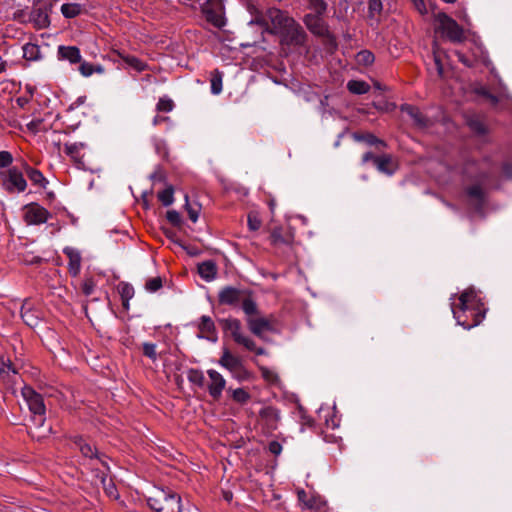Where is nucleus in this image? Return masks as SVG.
<instances>
[{"label":"nucleus","mask_w":512,"mask_h":512,"mask_svg":"<svg viewBox=\"0 0 512 512\" xmlns=\"http://www.w3.org/2000/svg\"><path fill=\"white\" fill-rule=\"evenodd\" d=\"M22 318L24 322L30 327H34L37 324V318L34 317L30 312L23 313Z\"/></svg>","instance_id":"obj_58"},{"label":"nucleus","mask_w":512,"mask_h":512,"mask_svg":"<svg viewBox=\"0 0 512 512\" xmlns=\"http://www.w3.org/2000/svg\"><path fill=\"white\" fill-rule=\"evenodd\" d=\"M82 143H70L64 145V152L70 156L75 162L80 160V151L83 148Z\"/></svg>","instance_id":"obj_37"},{"label":"nucleus","mask_w":512,"mask_h":512,"mask_svg":"<svg viewBox=\"0 0 512 512\" xmlns=\"http://www.w3.org/2000/svg\"><path fill=\"white\" fill-rule=\"evenodd\" d=\"M400 109L402 112L409 115L417 126H427L428 119L422 114V112L417 107L410 104H403L401 105Z\"/></svg>","instance_id":"obj_23"},{"label":"nucleus","mask_w":512,"mask_h":512,"mask_svg":"<svg viewBox=\"0 0 512 512\" xmlns=\"http://www.w3.org/2000/svg\"><path fill=\"white\" fill-rule=\"evenodd\" d=\"M21 394L26 401L29 410L34 414L33 420L39 426L44 422L45 405L41 395L36 393L31 387L24 386L21 389Z\"/></svg>","instance_id":"obj_9"},{"label":"nucleus","mask_w":512,"mask_h":512,"mask_svg":"<svg viewBox=\"0 0 512 512\" xmlns=\"http://www.w3.org/2000/svg\"><path fill=\"white\" fill-rule=\"evenodd\" d=\"M243 297V292L233 287H225L219 292V302L223 305L236 306L242 301Z\"/></svg>","instance_id":"obj_18"},{"label":"nucleus","mask_w":512,"mask_h":512,"mask_svg":"<svg viewBox=\"0 0 512 512\" xmlns=\"http://www.w3.org/2000/svg\"><path fill=\"white\" fill-rule=\"evenodd\" d=\"M75 446L80 450L84 457L93 460L94 457L97 456V452L93 449V447L82 438H78L75 441Z\"/></svg>","instance_id":"obj_36"},{"label":"nucleus","mask_w":512,"mask_h":512,"mask_svg":"<svg viewBox=\"0 0 512 512\" xmlns=\"http://www.w3.org/2000/svg\"><path fill=\"white\" fill-rule=\"evenodd\" d=\"M502 170L506 177L512 179V163H504Z\"/></svg>","instance_id":"obj_64"},{"label":"nucleus","mask_w":512,"mask_h":512,"mask_svg":"<svg viewBox=\"0 0 512 512\" xmlns=\"http://www.w3.org/2000/svg\"><path fill=\"white\" fill-rule=\"evenodd\" d=\"M147 503L150 508L157 512H181V498L171 490L155 488L149 497Z\"/></svg>","instance_id":"obj_2"},{"label":"nucleus","mask_w":512,"mask_h":512,"mask_svg":"<svg viewBox=\"0 0 512 512\" xmlns=\"http://www.w3.org/2000/svg\"><path fill=\"white\" fill-rule=\"evenodd\" d=\"M410 1L413 3L414 7L416 8V10L419 13L425 14L427 12L424 0H410Z\"/></svg>","instance_id":"obj_61"},{"label":"nucleus","mask_w":512,"mask_h":512,"mask_svg":"<svg viewBox=\"0 0 512 512\" xmlns=\"http://www.w3.org/2000/svg\"><path fill=\"white\" fill-rule=\"evenodd\" d=\"M198 273L205 281H212L217 275V267L214 261L206 260L198 264Z\"/></svg>","instance_id":"obj_25"},{"label":"nucleus","mask_w":512,"mask_h":512,"mask_svg":"<svg viewBox=\"0 0 512 512\" xmlns=\"http://www.w3.org/2000/svg\"><path fill=\"white\" fill-rule=\"evenodd\" d=\"M188 380L199 387H203L204 385V375L200 370L197 369H190L187 373Z\"/></svg>","instance_id":"obj_40"},{"label":"nucleus","mask_w":512,"mask_h":512,"mask_svg":"<svg viewBox=\"0 0 512 512\" xmlns=\"http://www.w3.org/2000/svg\"><path fill=\"white\" fill-rule=\"evenodd\" d=\"M166 218L173 226H180L182 224L181 215L176 210L167 211Z\"/></svg>","instance_id":"obj_49"},{"label":"nucleus","mask_w":512,"mask_h":512,"mask_svg":"<svg viewBox=\"0 0 512 512\" xmlns=\"http://www.w3.org/2000/svg\"><path fill=\"white\" fill-rule=\"evenodd\" d=\"M232 397L236 402L243 404L249 400L250 395L244 389L238 388L233 391Z\"/></svg>","instance_id":"obj_48"},{"label":"nucleus","mask_w":512,"mask_h":512,"mask_svg":"<svg viewBox=\"0 0 512 512\" xmlns=\"http://www.w3.org/2000/svg\"><path fill=\"white\" fill-rule=\"evenodd\" d=\"M117 291L122 299L124 309H129V301L134 297V288L127 282H120L117 286Z\"/></svg>","instance_id":"obj_27"},{"label":"nucleus","mask_w":512,"mask_h":512,"mask_svg":"<svg viewBox=\"0 0 512 512\" xmlns=\"http://www.w3.org/2000/svg\"><path fill=\"white\" fill-rule=\"evenodd\" d=\"M0 377L9 382L16 383L17 371L11 366L9 359L0 358Z\"/></svg>","instance_id":"obj_26"},{"label":"nucleus","mask_w":512,"mask_h":512,"mask_svg":"<svg viewBox=\"0 0 512 512\" xmlns=\"http://www.w3.org/2000/svg\"><path fill=\"white\" fill-rule=\"evenodd\" d=\"M162 287V278L161 277H153L146 281L145 289L150 292L154 293L158 291Z\"/></svg>","instance_id":"obj_44"},{"label":"nucleus","mask_w":512,"mask_h":512,"mask_svg":"<svg viewBox=\"0 0 512 512\" xmlns=\"http://www.w3.org/2000/svg\"><path fill=\"white\" fill-rule=\"evenodd\" d=\"M94 462H95L94 463V466H95L94 467L95 477L97 478V480L99 481V483L103 487V489L106 492V494L110 498L116 499L118 497V494H117V491H116L114 483L108 477L107 472H108L109 468H108L106 462L103 461L102 459L97 458V457L94 459Z\"/></svg>","instance_id":"obj_12"},{"label":"nucleus","mask_w":512,"mask_h":512,"mask_svg":"<svg viewBox=\"0 0 512 512\" xmlns=\"http://www.w3.org/2000/svg\"><path fill=\"white\" fill-rule=\"evenodd\" d=\"M283 40L290 45L302 46L306 40V32L303 27L298 24L293 18L291 23H287V26L280 32Z\"/></svg>","instance_id":"obj_13"},{"label":"nucleus","mask_w":512,"mask_h":512,"mask_svg":"<svg viewBox=\"0 0 512 512\" xmlns=\"http://www.w3.org/2000/svg\"><path fill=\"white\" fill-rule=\"evenodd\" d=\"M353 138L356 141L365 142L366 144H368L370 146H375L377 148L387 146L385 141L377 138L375 135H373L371 133H364V134L355 133L353 135Z\"/></svg>","instance_id":"obj_30"},{"label":"nucleus","mask_w":512,"mask_h":512,"mask_svg":"<svg viewBox=\"0 0 512 512\" xmlns=\"http://www.w3.org/2000/svg\"><path fill=\"white\" fill-rule=\"evenodd\" d=\"M50 212L37 203L24 206V220L29 225H40L47 222Z\"/></svg>","instance_id":"obj_14"},{"label":"nucleus","mask_w":512,"mask_h":512,"mask_svg":"<svg viewBox=\"0 0 512 512\" xmlns=\"http://www.w3.org/2000/svg\"><path fill=\"white\" fill-rule=\"evenodd\" d=\"M26 174H27V177L29 178V180L35 185H39L42 188H45L46 185L48 184V181L43 176V174L35 168L26 166Z\"/></svg>","instance_id":"obj_33"},{"label":"nucleus","mask_w":512,"mask_h":512,"mask_svg":"<svg viewBox=\"0 0 512 512\" xmlns=\"http://www.w3.org/2000/svg\"><path fill=\"white\" fill-rule=\"evenodd\" d=\"M298 500L308 509L320 510L325 506V501L320 495L308 493L304 490L298 491Z\"/></svg>","instance_id":"obj_19"},{"label":"nucleus","mask_w":512,"mask_h":512,"mask_svg":"<svg viewBox=\"0 0 512 512\" xmlns=\"http://www.w3.org/2000/svg\"><path fill=\"white\" fill-rule=\"evenodd\" d=\"M241 302L243 311L250 317H254L253 315L257 311L255 302L247 297H243Z\"/></svg>","instance_id":"obj_43"},{"label":"nucleus","mask_w":512,"mask_h":512,"mask_svg":"<svg viewBox=\"0 0 512 512\" xmlns=\"http://www.w3.org/2000/svg\"><path fill=\"white\" fill-rule=\"evenodd\" d=\"M239 344L243 345L246 349H248L250 351H254V352L257 348L254 341L248 337H245Z\"/></svg>","instance_id":"obj_60"},{"label":"nucleus","mask_w":512,"mask_h":512,"mask_svg":"<svg viewBox=\"0 0 512 512\" xmlns=\"http://www.w3.org/2000/svg\"><path fill=\"white\" fill-rule=\"evenodd\" d=\"M219 364L227 369L233 377L238 380H245L249 378V373L245 369L242 360L233 355L228 349H223L222 356L219 359Z\"/></svg>","instance_id":"obj_11"},{"label":"nucleus","mask_w":512,"mask_h":512,"mask_svg":"<svg viewBox=\"0 0 512 512\" xmlns=\"http://www.w3.org/2000/svg\"><path fill=\"white\" fill-rule=\"evenodd\" d=\"M95 288V283L91 279H86L82 284V291L86 296H89L93 293Z\"/></svg>","instance_id":"obj_57"},{"label":"nucleus","mask_w":512,"mask_h":512,"mask_svg":"<svg viewBox=\"0 0 512 512\" xmlns=\"http://www.w3.org/2000/svg\"><path fill=\"white\" fill-rule=\"evenodd\" d=\"M347 89L352 94L362 95L369 92L370 86L367 82L362 80H350L347 83Z\"/></svg>","instance_id":"obj_32"},{"label":"nucleus","mask_w":512,"mask_h":512,"mask_svg":"<svg viewBox=\"0 0 512 512\" xmlns=\"http://www.w3.org/2000/svg\"><path fill=\"white\" fill-rule=\"evenodd\" d=\"M393 160L392 156L389 154H383L379 157L375 158V166L376 168L385 174L391 175L394 173V168L392 167Z\"/></svg>","instance_id":"obj_28"},{"label":"nucleus","mask_w":512,"mask_h":512,"mask_svg":"<svg viewBox=\"0 0 512 512\" xmlns=\"http://www.w3.org/2000/svg\"><path fill=\"white\" fill-rule=\"evenodd\" d=\"M119 58L130 68L137 72H142L146 69V64L135 56L117 52Z\"/></svg>","instance_id":"obj_29"},{"label":"nucleus","mask_w":512,"mask_h":512,"mask_svg":"<svg viewBox=\"0 0 512 512\" xmlns=\"http://www.w3.org/2000/svg\"><path fill=\"white\" fill-rule=\"evenodd\" d=\"M478 93L482 96H484L492 105H497L499 102V99L497 96L490 93L487 89L481 88Z\"/></svg>","instance_id":"obj_55"},{"label":"nucleus","mask_w":512,"mask_h":512,"mask_svg":"<svg viewBox=\"0 0 512 512\" xmlns=\"http://www.w3.org/2000/svg\"><path fill=\"white\" fill-rule=\"evenodd\" d=\"M377 157L378 156L374 155L372 152H366L362 156V163L366 164L369 161H372L375 164V158H377Z\"/></svg>","instance_id":"obj_63"},{"label":"nucleus","mask_w":512,"mask_h":512,"mask_svg":"<svg viewBox=\"0 0 512 512\" xmlns=\"http://www.w3.org/2000/svg\"><path fill=\"white\" fill-rule=\"evenodd\" d=\"M259 417L261 425L267 430V432H272L277 428L280 419L277 409L273 407H264L261 409Z\"/></svg>","instance_id":"obj_17"},{"label":"nucleus","mask_w":512,"mask_h":512,"mask_svg":"<svg viewBox=\"0 0 512 512\" xmlns=\"http://www.w3.org/2000/svg\"><path fill=\"white\" fill-rule=\"evenodd\" d=\"M247 222L249 229L252 231H256L261 227V220L257 214L249 213Z\"/></svg>","instance_id":"obj_50"},{"label":"nucleus","mask_w":512,"mask_h":512,"mask_svg":"<svg viewBox=\"0 0 512 512\" xmlns=\"http://www.w3.org/2000/svg\"><path fill=\"white\" fill-rule=\"evenodd\" d=\"M382 10V2L380 0H370L369 2V13L370 16L379 14Z\"/></svg>","instance_id":"obj_54"},{"label":"nucleus","mask_w":512,"mask_h":512,"mask_svg":"<svg viewBox=\"0 0 512 512\" xmlns=\"http://www.w3.org/2000/svg\"><path fill=\"white\" fill-rule=\"evenodd\" d=\"M459 302L451 303L452 313L457 323L466 329L478 325L484 318L485 307L473 288L461 293Z\"/></svg>","instance_id":"obj_1"},{"label":"nucleus","mask_w":512,"mask_h":512,"mask_svg":"<svg viewBox=\"0 0 512 512\" xmlns=\"http://www.w3.org/2000/svg\"><path fill=\"white\" fill-rule=\"evenodd\" d=\"M79 71L85 77L91 76L94 73L93 64L88 62H82L79 66Z\"/></svg>","instance_id":"obj_56"},{"label":"nucleus","mask_w":512,"mask_h":512,"mask_svg":"<svg viewBox=\"0 0 512 512\" xmlns=\"http://www.w3.org/2000/svg\"><path fill=\"white\" fill-rule=\"evenodd\" d=\"M436 20L439 24L438 31L450 42L457 44L466 39L464 29L446 13H438Z\"/></svg>","instance_id":"obj_5"},{"label":"nucleus","mask_w":512,"mask_h":512,"mask_svg":"<svg viewBox=\"0 0 512 512\" xmlns=\"http://www.w3.org/2000/svg\"><path fill=\"white\" fill-rule=\"evenodd\" d=\"M269 451L274 454V455H279L282 451V446L280 443L276 442V441H272L270 444H269Z\"/></svg>","instance_id":"obj_62"},{"label":"nucleus","mask_w":512,"mask_h":512,"mask_svg":"<svg viewBox=\"0 0 512 512\" xmlns=\"http://www.w3.org/2000/svg\"><path fill=\"white\" fill-rule=\"evenodd\" d=\"M173 108L174 102L170 98L166 97L160 98L156 106V109L159 112H170Z\"/></svg>","instance_id":"obj_45"},{"label":"nucleus","mask_w":512,"mask_h":512,"mask_svg":"<svg viewBox=\"0 0 512 512\" xmlns=\"http://www.w3.org/2000/svg\"><path fill=\"white\" fill-rule=\"evenodd\" d=\"M328 4L324 0H309V8L313 11L311 14L324 16Z\"/></svg>","instance_id":"obj_39"},{"label":"nucleus","mask_w":512,"mask_h":512,"mask_svg":"<svg viewBox=\"0 0 512 512\" xmlns=\"http://www.w3.org/2000/svg\"><path fill=\"white\" fill-rule=\"evenodd\" d=\"M271 245L281 253H294V233L290 227H274L270 233Z\"/></svg>","instance_id":"obj_6"},{"label":"nucleus","mask_w":512,"mask_h":512,"mask_svg":"<svg viewBox=\"0 0 512 512\" xmlns=\"http://www.w3.org/2000/svg\"><path fill=\"white\" fill-rule=\"evenodd\" d=\"M465 193L469 204L476 211H481L486 200V192L483 187L479 184H474L467 187Z\"/></svg>","instance_id":"obj_15"},{"label":"nucleus","mask_w":512,"mask_h":512,"mask_svg":"<svg viewBox=\"0 0 512 512\" xmlns=\"http://www.w3.org/2000/svg\"><path fill=\"white\" fill-rule=\"evenodd\" d=\"M304 23L311 33L322 38L326 50L333 53L337 49L335 36L329 31V27L323 16L307 14L304 17Z\"/></svg>","instance_id":"obj_3"},{"label":"nucleus","mask_w":512,"mask_h":512,"mask_svg":"<svg viewBox=\"0 0 512 512\" xmlns=\"http://www.w3.org/2000/svg\"><path fill=\"white\" fill-rule=\"evenodd\" d=\"M83 6L79 3H65L61 6V13L65 18H75L81 14Z\"/></svg>","instance_id":"obj_34"},{"label":"nucleus","mask_w":512,"mask_h":512,"mask_svg":"<svg viewBox=\"0 0 512 512\" xmlns=\"http://www.w3.org/2000/svg\"><path fill=\"white\" fill-rule=\"evenodd\" d=\"M291 17L277 8H269L265 13L255 17V22L265 27L271 33H280L287 23H291Z\"/></svg>","instance_id":"obj_4"},{"label":"nucleus","mask_w":512,"mask_h":512,"mask_svg":"<svg viewBox=\"0 0 512 512\" xmlns=\"http://www.w3.org/2000/svg\"><path fill=\"white\" fill-rule=\"evenodd\" d=\"M58 57L59 59L68 60L72 64L81 61L80 50L76 46H59Z\"/></svg>","instance_id":"obj_21"},{"label":"nucleus","mask_w":512,"mask_h":512,"mask_svg":"<svg viewBox=\"0 0 512 512\" xmlns=\"http://www.w3.org/2000/svg\"><path fill=\"white\" fill-rule=\"evenodd\" d=\"M456 56L458 60L466 67H473L474 62L471 59L467 58L462 52L457 51Z\"/></svg>","instance_id":"obj_59"},{"label":"nucleus","mask_w":512,"mask_h":512,"mask_svg":"<svg viewBox=\"0 0 512 512\" xmlns=\"http://www.w3.org/2000/svg\"><path fill=\"white\" fill-rule=\"evenodd\" d=\"M223 72L214 69L210 74L211 92L218 95L222 92Z\"/></svg>","instance_id":"obj_35"},{"label":"nucleus","mask_w":512,"mask_h":512,"mask_svg":"<svg viewBox=\"0 0 512 512\" xmlns=\"http://www.w3.org/2000/svg\"><path fill=\"white\" fill-rule=\"evenodd\" d=\"M52 7L53 2L47 0H38L33 4L29 14V21L33 23L36 29L49 27V14L51 13Z\"/></svg>","instance_id":"obj_8"},{"label":"nucleus","mask_w":512,"mask_h":512,"mask_svg":"<svg viewBox=\"0 0 512 512\" xmlns=\"http://www.w3.org/2000/svg\"><path fill=\"white\" fill-rule=\"evenodd\" d=\"M209 377L208 391L209 394L214 398L218 399L222 395L223 390L226 386V380L216 370L210 369L207 371Z\"/></svg>","instance_id":"obj_16"},{"label":"nucleus","mask_w":512,"mask_h":512,"mask_svg":"<svg viewBox=\"0 0 512 512\" xmlns=\"http://www.w3.org/2000/svg\"><path fill=\"white\" fill-rule=\"evenodd\" d=\"M13 162V156L9 151H0V168H7Z\"/></svg>","instance_id":"obj_51"},{"label":"nucleus","mask_w":512,"mask_h":512,"mask_svg":"<svg viewBox=\"0 0 512 512\" xmlns=\"http://www.w3.org/2000/svg\"><path fill=\"white\" fill-rule=\"evenodd\" d=\"M248 326L252 333L262 337L263 333L271 329L270 322L261 317H249Z\"/></svg>","instance_id":"obj_22"},{"label":"nucleus","mask_w":512,"mask_h":512,"mask_svg":"<svg viewBox=\"0 0 512 512\" xmlns=\"http://www.w3.org/2000/svg\"><path fill=\"white\" fill-rule=\"evenodd\" d=\"M143 353L145 356L149 357L152 360H156V345L152 343H144L143 344Z\"/></svg>","instance_id":"obj_52"},{"label":"nucleus","mask_w":512,"mask_h":512,"mask_svg":"<svg viewBox=\"0 0 512 512\" xmlns=\"http://www.w3.org/2000/svg\"><path fill=\"white\" fill-rule=\"evenodd\" d=\"M68 267L73 276L78 275L81 267L80 258H69Z\"/></svg>","instance_id":"obj_53"},{"label":"nucleus","mask_w":512,"mask_h":512,"mask_svg":"<svg viewBox=\"0 0 512 512\" xmlns=\"http://www.w3.org/2000/svg\"><path fill=\"white\" fill-rule=\"evenodd\" d=\"M201 11L207 22L216 28H222L225 25L224 6L222 0H206Z\"/></svg>","instance_id":"obj_10"},{"label":"nucleus","mask_w":512,"mask_h":512,"mask_svg":"<svg viewBox=\"0 0 512 512\" xmlns=\"http://www.w3.org/2000/svg\"><path fill=\"white\" fill-rule=\"evenodd\" d=\"M173 193V187L168 186L166 189L158 193V199L164 206H170L174 201Z\"/></svg>","instance_id":"obj_41"},{"label":"nucleus","mask_w":512,"mask_h":512,"mask_svg":"<svg viewBox=\"0 0 512 512\" xmlns=\"http://www.w3.org/2000/svg\"><path fill=\"white\" fill-rule=\"evenodd\" d=\"M262 377L270 384H276L279 381L278 375L272 369L267 367H260Z\"/></svg>","instance_id":"obj_42"},{"label":"nucleus","mask_w":512,"mask_h":512,"mask_svg":"<svg viewBox=\"0 0 512 512\" xmlns=\"http://www.w3.org/2000/svg\"><path fill=\"white\" fill-rule=\"evenodd\" d=\"M0 183L8 193H21L25 191L27 182L22 172L17 167H11L8 170L0 172Z\"/></svg>","instance_id":"obj_7"},{"label":"nucleus","mask_w":512,"mask_h":512,"mask_svg":"<svg viewBox=\"0 0 512 512\" xmlns=\"http://www.w3.org/2000/svg\"><path fill=\"white\" fill-rule=\"evenodd\" d=\"M200 337L216 341L215 325L209 316H202L199 323Z\"/></svg>","instance_id":"obj_20"},{"label":"nucleus","mask_w":512,"mask_h":512,"mask_svg":"<svg viewBox=\"0 0 512 512\" xmlns=\"http://www.w3.org/2000/svg\"><path fill=\"white\" fill-rule=\"evenodd\" d=\"M355 59L358 65L369 66L374 62L375 56L369 50H362L356 54Z\"/></svg>","instance_id":"obj_38"},{"label":"nucleus","mask_w":512,"mask_h":512,"mask_svg":"<svg viewBox=\"0 0 512 512\" xmlns=\"http://www.w3.org/2000/svg\"><path fill=\"white\" fill-rule=\"evenodd\" d=\"M23 57L28 61H37L42 58L40 47L34 43L23 46Z\"/></svg>","instance_id":"obj_31"},{"label":"nucleus","mask_w":512,"mask_h":512,"mask_svg":"<svg viewBox=\"0 0 512 512\" xmlns=\"http://www.w3.org/2000/svg\"><path fill=\"white\" fill-rule=\"evenodd\" d=\"M469 127L474 131L476 132L477 134H480V135H483L486 133L487 129H486V126L484 125V123L479 120V119H470L469 122Z\"/></svg>","instance_id":"obj_47"},{"label":"nucleus","mask_w":512,"mask_h":512,"mask_svg":"<svg viewBox=\"0 0 512 512\" xmlns=\"http://www.w3.org/2000/svg\"><path fill=\"white\" fill-rule=\"evenodd\" d=\"M185 199H186L185 207H186V210L188 212V216H189V218H190V220L192 222H196L198 220V217H199L200 206H198V205L192 206L188 202V196L187 195L185 196Z\"/></svg>","instance_id":"obj_46"},{"label":"nucleus","mask_w":512,"mask_h":512,"mask_svg":"<svg viewBox=\"0 0 512 512\" xmlns=\"http://www.w3.org/2000/svg\"><path fill=\"white\" fill-rule=\"evenodd\" d=\"M225 333L229 334L237 343H240L246 336L241 331V324L236 319H227L224 322Z\"/></svg>","instance_id":"obj_24"}]
</instances>
